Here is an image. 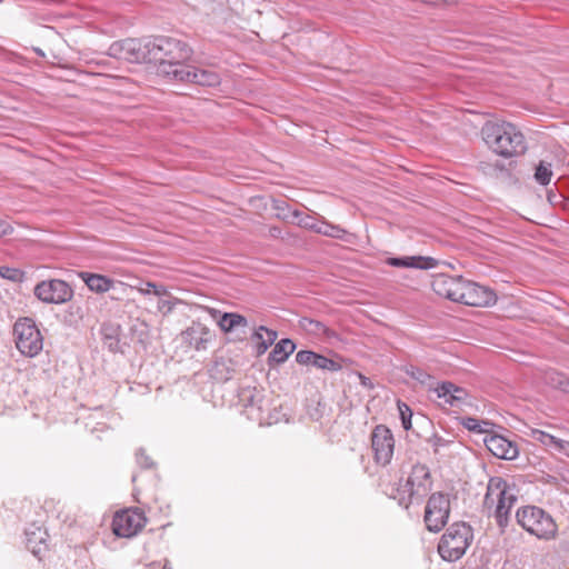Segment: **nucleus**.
<instances>
[{
	"instance_id": "nucleus-24",
	"label": "nucleus",
	"mask_w": 569,
	"mask_h": 569,
	"mask_svg": "<svg viewBox=\"0 0 569 569\" xmlns=\"http://www.w3.org/2000/svg\"><path fill=\"white\" fill-rule=\"evenodd\" d=\"M390 497L398 501L399 506L408 509L413 502H417V497L410 486L405 481H399L391 487Z\"/></svg>"
},
{
	"instance_id": "nucleus-34",
	"label": "nucleus",
	"mask_w": 569,
	"mask_h": 569,
	"mask_svg": "<svg viewBox=\"0 0 569 569\" xmlns=\"http://www.w3.org/2000/svg\"><path fill=\"white\" fill-rule=\"evenodd\" d=\"M402 371L411 379L418 381L421 385H429V382L432 380L431 375H429L426 370L415 365L403 366Z\"/></svg>"
},
{
	"instance_id": "nucleus-17",
	"label": "nucleus",
	"mask_w": 569,
	"mask_h": 569,
	"mask_svg": "<svg viewBox=\"0 0 569 569\" xmlns=\"http://www.w3.org/2000/svg\"><path fill=\"white\" fill-rule=\"evenodd\" d=\"M181 337L184 343L202 351L208 348V343L213 339V332L203 323L193 321L186 330L181 332Z\"/></svg>"
},
{
	"instance_id": "nucleus-7",
	"label": "nucleus",
	"mask_w": 569,
	"mask_h": 569,
	"mask_svg": "<svg viewBox=\"0 0 569 569\" xmlns=\"http://www.w3.org/2000/svg\"><path fill=\"white\" fill-rule=\"evenodd\" d=\"M238 400L250 420L257 421L259 425L271 423L277 420V417L271 413L263 412L267 400L262 389L251 386L241 387L238 391Z\"/></svg>"
},
{
	"instance_id": "nucleus-5",
	"label": "nucleus",
	"mask_w": 569,
	"mask_h": 569,
	"mask_svg": "<svg viewBox=\"0 0 569 569\" xmlns=\"http://www.w3.org/2000/svg\"><path fill=\"white\" fill-rule=\"evenodd\" d=\"M472 539L473 532L469 525L455 522L441 536L438 553L445 561L455 562L463 557Z\"/></svg>"
},
{
	"instance_id": "nucleus-46",
	"label": "nucleus",
	"mask_w": 569,
	"mask_h": 569,
	"mask_svg": "<svg viewBox=\"0 0 569 569\" xmlns=\"http://www.w3.org/2000/svg\"><path fill=\"white\" fill-rule=\"evenodd\" d=\"M358 377H359V380H360V385L369 390L373 389L375 388V385L373 382L371 381L370 378L366 377L365 375L362 373H358Z\"/></svg>"
},
{
	"instance_id": "nucleus-18",
	"label": "nucleus",
	"mask_w": 569,
	"mask_h": 569,
	"mask_svg": "<svg viewBox=\"0 0 569 569\" xmlns=\"http://www.w3.org/2000/svg\"><path fill=\"white\" fill-rule=\"evenodd\" d=\"M483 443L486 448L497 458L505 460H513L519 451L516 443L508 440L503 436L490 433L485 436Z\"/></svg>"
},
{
	"instance_id": "nucleus-39",
	"label": "nucleus",
	"mask_w": 569,
	"mask_h": 569,
	"mask_svg": "<svg viewBox=\"0 0 569 569\" xmlns=\"http://www.w3.org/2000/svg\"><path fill=\"white\" fill-rule=\"evenodd\" d=\"M398 409H399V415H400L401 425H402L403 429L410 430L412 427V425H411L412 411H411L410 407L408 405H406L405 402L399 401Z\"/></svg>"
},
{
	"instance_id": "nucleus-6",
	"label": "nucleus",
	"mask_w": 569,
	"mask_h": 569,
	"mask_svg": "<svg viewBox=\"0 0 569 569\" xmlns=\"http://www.w3.org/2000/svg\"><path fill=\"white\" fill-rule=\"evenodd\" d=\"M17 349L26 357L33 358L43 348V338L33 319L19 318L13 326Z\"/></svg>"
},
{
	"instance_id": "nucleus-35",
	"label": "nucleus",
	"mask_w": 569,
	"mask_h": 569,
	"mask_svg": "<svg viewBox=\"0 0 569 569\" xmlns=\"http://www.w3.org/2000/svg\"><path fill=\"white\" fill-rule=\"evenodd\" d=\"M551 177V164L540 161V163L536 167L535 180L541 186H547L550 183Z\"/></svg>"
},
{
	"instance_id": "nucleus-52",
	"label": "nucleus",
	"mask_w": 569,
	"mask_h": 569,
	"mask_svg": "<svg viewBox=\"0 0 569 569\" xmlns=\"http://www.w3.org/2000/svg\"><path fill=\"white\" fill-rule=\"evenodd\" d=\"M447 0H425L426 3H431V4H438L440 2H446Z\"/></svg>"
},
{
	"instance_id": "nucleus-27",
	"label": "nucleus",
	"mask_w": 569,
	"mask_h": 569,
	"mask_svg": "<svg viewBox=\"0 0 569 569\" xmlns=\"http://www.w3.org/2000/svg\"><path fill=\"white\" fill-rule=\"evenodd\" d=\"M120 327L111 323H106L101 327V335L103 345L111 351H120L119 339Z\"/></svg>"
},
{
	"instance_id": "nucleus-42",
	"label": "nucleus",
	"mask_w": 569,
	"mask_h": 569,
	"mask_svg": "<svg viewBox=\"0 0 569 569\" xmlns=\"http://www.w3.org/2000/svg\"><path fill=\"white\" fill-rule=\"evenodd\" d=\"M262 332L266 333L264 339L267 341V345H272L274 342V340L277 339V332L274 330L266 328L264 326H260L256 330V332L253 333V338L262 339L263 338Z\"/></svg>"
},
{
	"instance_id": "nucleus-36",
	"label": "nucleus",
	"mask_w": 569,
	"mask_h": 569,
	"mask_svg": "<svg viewBox=\"0 0 569 569\" xmlns=\"http://www.w3.org/2000/svg\"><path fill=\"white\" fill-rule=\"evenodd\" d=\"M138 291L143 295H150L153 293L154 296L162 297V296H170L168 288L163 284H157L151 281L144 282L141 287L138 288Z\"/></svg>"
},
{
	"instance_id": "nucleus-41",
	"label": "nucleus",
	"mask_w": 569,
	"mask_h": 569,
	"mask_svg": "<svg viewBox=\"0 0 569 569\" xmlns=\"http://www.w3.org/2000/svg\"><path fill=\"white\" fill-rule=\"evenodd\" d=\"M273 209L277 211V217L284 220L290 221L291 220V213L290 211H293L295 209H291V207L282 200L274 201Z\"/></svg>"
},
{
	"instance_id": "nucleus-40",
	"label": "nucleus",
	"mask_w": 569,
	"mask_h": 569,
	"mask_svg": "<svg viewBox=\"0 0 569 569\" xmlns=\"http://www.w3.org/2000/svg\"><path fill=\"white\" fill-rule=\"evenodd\" d=\"M178 303H181V300L178 299V298H170V299H160L158 301V311L162 313V316H168L170 315L173 309L176 308V306Z\"/></svg>"
},
{
	"instance_id": "nucleus-31",
	"label": "nucleus",
	"mask_w": 569,
	"mask_h": 569,
	"mask_svg": "<svg viewBox=\"0 0 569 569\" xmlns=\"http://www.w3.org/2000/svg\"><path fill=\"white\" fill-rule=\"evenodd\" d=\"M461 425L469 431L475 433H482L485 436L491 433L492 422L488 420H480L473 417L462 418Z\"/></svg>"
},
{
	"instance_id": "nucleus-11",
	"label": "nucleus",
	"mask_w": 569,
	"mask_h": 569,
	"mask_svg": "<svg viewBox=\"0 0 569 569\" xmlns=\"http://www.w3.org/2000/svg\"><path fill=\"white\" fill-rule=\"evenodd\" d=\"M371 447L377 463L381 466L390 463L395 450L391 430L383 425L376 426L371 433Z\"/></svg>"
},
{
	"instance_id": "nucleus-43",
	"label": "nucleus",
	"mask_w": 569,
	"mask_h": 569,
	"mask_svg": "<svg viewBox=\"0 0 569 569\" xmlns=\"http://www.w3.org/2000/svg\"><path fill=\"white\" fill-rule=\"evenodd\" d=\"M136 459H137V463L141 468H152L153 467V461L151 460V458L149 456L146 455V451L142 448L137 450Z\"/></svg>"
},
{
	"instance_id": "nucleus-19",
	"label": "nucleus",
	"mask_w": 569,
	"mask_h": 569,
	"mask_svg": "<svg viewBox=\"0 0 569 569\" xmlns=\"http://www.w3.org/2000/svg\"><path fill=\"white\" fill-rule=\"evenodd\" d=\"M296 361L302 366H311L317 369L336 372L341 370L342 366L333 359L311 350H300L296 355Z\"/></svg>"
},
{
	"instance_id": "nucleus-49",
	"label": "nucleus",
	"mask_w": 569,
	"mask_h": 569,
	"mask_svg": "<svg viewBox=\"0 0 569 569\" xmlns=\"http://www.w3.org/2000/svg\"><path fill=\"white\" fill-rule=\"evenodd\" d=\"M269 234L273 238L281 237V229L279 227H270Z\"/></svg>"
},
{
	"instance_id": "nucleus-8",
	"label": "nucleus",
	"mask_w": 569,
	"mask_h": 569,
	"mask_svg": "<svg viewBox=\"0 0 569 569\" xmlns=\"http://www.w3.org/2000/svg\"><path fill=\"white\" fill-rule=\"evenodd\" d=\"M450 516L449 496L443 492L432 493L426 505L423 521L430 532H439L447 525Z\"/></svg>"
},
{
	"instance_id": "nucleus-50",
	"label": "nucleus",
	"mask_w": 569,
	"mask_h": 569,
	"mask_svg": "<svg viewBox=\"0 0 569 569\" xmlns=\"http://www.w3.org/2000/svg\"><path fill=\"white\" fill-rule=\"evenodd\" d=\"M260 340H261V342H260V343H259V346H258V351H259L260 353H262V352H264V351L269 348V346H270V345H267V341H266V339H264V338H262V339H260Z\"/></svg>"
},
{
	"instance_id": "nucleus-10",
	"label": "nucleus",
	"mask_w": 569,
	"mask_h": 569,
	"mask_svg": "<svg viewBox=\"0 0 569 569\" xmlns=\"http://www.w3.org/2000/svg\"><path fill=\"white\" fill-rule=\"evenodd\" d=\"M146 521L144 515L138 509L122 510L113 517L112 531L117 537L131 538L144 527Z\"/></svg>"
},
{
	"instance_id": "nucleus-30",
	"label": "nucleus",
	"mask_w": 569,
	"mask_h": 569,
	"mask_svg": "<svg viewBox=\"0 0 569 569\" xmlns=\"http://www.w3.org/2000/svg\"><path fill=\"white\" fill-rule=\"evenodd\" d=\"M313 232L340 240H343L348 234L347 230L340 226L332 224L326 220L320 219H318L317 227Z\"/></svg>"
},
{
	"instance_id": "nucleus-21",
	"label": "nucleus",
	"mask_w": 569,
	"mask_h": 569,
	"mask_svg": "<svg viewBox=\"0 0 569 569\" xmlns=\"http://www.w3.org/2000/svg\"><path fill=\"white\" fill-rule=\"evenodd\" d=\"M386 263L388 266L396 268H415L421 270H429L437 266V260L431 257L405 256L387 258Z\"/></svg>"
},
{
	"instance_id": "nucleus-22",
	"label": "nucleus",
	"mask_w": 569,
	"mask_h": 569,
	"mask_svg": "<svg viewBox=\"0 0 569 569\" xmlns=\"http://www.w3.org/2000/svg\"><path fill=\"white\" fill-rule=\"evenodd\" d=\"M435 391L439 398L445 399L450 406H459L463 403L468 397V392L465 388L455 385L451 381H443L439 383Z\"/></svg>"
},
{
	"instance_id": "nucleus-23",
	"label": "nucleus",
	"mask_w": 569,
	"mask_h": 569,
	"mask_svg": "<svg viewBox=\"0 0 569 569\" xmlns=\"http://www.w3.org/2000/svg\"><path fill=\"white\" fill-rule=\"evenodd\" d=\"M79 277L91 291L97 293H104L109 291L114 283L112 279L98 273L81 272Z\"/></svg>"
},
{
	"instance_id": "nucleus-4",
	"label": "nucleus",
	"mask_w": 569,
	"mask_h": 569,
	"mask_svg": "<svg viewBox=\"0 0 569 569\" xmlns=\"http://www.w3.org/2000/svg\"><path fill=\"white\" fill-rule=\"evenodd\" d=\"M516 520L523 530L539 540L549 541L558 535L555 519L540 507L527 505L518 508Z\"/></svg>"
},
{
	"instance_id": "nucleus-51",
	"label": "nucleus",
	"mask_w": 569,
	"mask_h": 569,
	"mask_svg": "<svg viewBox=\"0 0 569 569\" xmlns=\"http://www.w3.org/2000/svg\"><path fill=\"white\" fill-rule=\"evenodd\" d=\"M501 569H519V568L513 562L506 561Z\"/></svg>"
},
{
	"instance_id": "nucleus-54",
	"label": "nucleus",
	"mask_w": 569,
	"mask_h": 569,
	"mask_svg": "<svg viewBox=\"0 0 569 569\" xmlns=\"http://www.w3.org/2000/svg\"><path fill=\"white\" fill-rule=\"evenodd\" d=\"M34 52L40 57H44V52L40 48H34Z\"/></svg>"
},
{
	"instance_id": "nucleus-37",
	"label": "nucleus",
	"mask_w": 569,
	"mask_h": 569,
	"mask_svg": "<svg viewBox=\"0 0 569 569\" xmlns=\"http://www.w3.org/2000/svg\"><path fill=\"white\" fill-rule=\"evenodd\" d=\"M530 436L536 441H539L543 446L550 447V448H553V449L557 448V445H558V441H559V439L556 438L555 436H552V435H550V433H548V432H546L543 430H539V429H532L531 432H530Z\"/></svg>"
},
{
	"instance_id": "nucleus-15",
	"label": "nucleus",
	"mask_w": 569,
	"mask_h": 569,
	"mask_svg": "<svg viewBox=\"0 0 569 569\" xmlns=\"http://www.w3.org/2000/svg\"><path fill=\"white\" fill-rule=\"evenodd\" d=\"M466 279L461 276L437 274L431 287L433 291L451 301L459 302Z\"/></svg>"
},
{
	"instance_id": "nucleus-33",
	"label": "nucleus",
	"mask_w": 569,
	"mask_h": 569,
	"mask_svg": "<svg viewBox=\"0 0 569 569\" xmlns=\"http://www.w3.org/2000/svg\"><path fill=\"white\" fill-rule=\"evenodd\" d=\"M479 170H481L485 174L489 176H510V169L500 160L480 161Z\"/></svg>"
},
{
	"instance_id": "nucleus-12",
	"label": "nucleus",
	"mask_w": 569,
	"mask_h": 569,
	"mask_svg": "<svg viewBox=\"0 0 569 569\" xmlns=\"http://www.w3.org/2000/svg\"><path fill=\"white\" fill-rule=\"evenodd\" d=\"M144 48V38H128L112 42L108 49V54L119 60L139 63L146 59Z\"/></svg>"
},
{
	"instance_id": "nucleus-3",
	"label": "nucleus",
	"mask_w": 569,
	"mask_h": 569,
	"mask_svg": "<svg viewBox=\"0 0 569 569\" xmlns=\"http://www.w3.org/2000/svg\"><path fill=\"white\" fill-rule=\"evenodd\" d=\"M517 502V495L502 477H491L488 481L483 506L493 509V517L501 532L510 520V511Z\"/></svg>"
},
{
	"instance_id": "nucleus-29",
	"label": "nucleus",
	"mask_w": 569,
	"mask_h": 569,
	"mask_svg": "<svg viewBox=\"0 0 569 569\" xmlns=\"http://www.w3.org/2000/svg\"><path fill=\"white\" fill-rule=\"evenodd\" d=\"M210 372L216 380L228 381L232 378L234 370L230 359L219 358L213 362Z\"/></svg>"
},
{
	"instance_id": "nucleus-25",
	"label": "nucleus",
	"mask_w": 569,
	"mask_h": 569,
	"mask_svg": "<svg viewBox=\"0 0 569 569\" xmlns=\"http://www.w3.org/2000/svg\"><path fill=\"white\" fill-rule=\"evenodd\" d=\"M296 345L291 339L284 338L278 341L269 353V362L282 363L295 351Z\"/></svg>"
},
{
	"instance_id": "nucleus-14",
	"label": "nucleus",
	"mask_w": 569,
	"mask_h": 569,
	"mask_svg": "<svg viewBox=\"0 0 569 569\" xmlns=\"http://www.w3.org/2000/svg\"><path fill=\"white\" fill-rule=\"evenodd\" d=\"M459 302L471 307H489L497 302V295L488 287L466 280Z\"/></svg>"
},
{
	"instance_id": "nucleus-13",
	"label": "nucleus",
	"mask_w": 569,
	"mask_h": 569,
	"mask_svg": "<svg viewBox=\"0 0 569 569\" xmlns=\"http://www.w3.org/2000/svg\"><path fill=\"white\" fill-rule=\"evenodd\" d=\"M176 82L193 83L202 87H217L221 82L218 72L209 69H201L186 63L183 68L176 73Z\"/></svg>"
},
{
	"instance_id": "nucleus-48",
	"label": "nucleus",
	"mask_w": 569,
	"mask_h": 569,
	"mask_svg": "<svg viewBox=\"0 0 569 569\" xmlns=\"http://www.w3.org/2000/svg\"><path fill=\"white\" fill-rule=\"evenodd\" d=\"M432 447L435 448V452H437L438 447H442L446 443V440L439 436H435L428 440Z\"/></svg>"
},
{
	"instance_id": "nucleus-45",
	"label": "nucleus",
	"mask_w": 569,
	"mask_h": 569,
	"mask_svg": "<svg viewBox=\"0 0 569 569\" xmlns=\"http://www.w3.org/2000/svg\"><path fill=\"white\" fill-rule=\"evenodd\" d=\"M553 381L558 388L569 393V380L563 375L557 373V379Z\"/></svg>"
},
{
	"instance_id": "nucleus-1",
	"label": "nucleus",
	"mask_w": 569,
	"mask_h": 569,
	"mask_svg": "<svg viewBox=\"0 0 569 569\" xmlns=\"http://www.w3.org/2000/svg\"><path fill=\"white\" fill-rule=\"evenodd\" d=\"M144 44L143 62L158 63V74L171 81L193 54L192 48L186 41L174 37H144Z\"/></svg>"
},
{
	"instance_id": "nucleus-20",
	"label": "nucleus",
	"mask_w": 569,
	"mask_h": 569,
	"mask_svg": "<svg viewBox=\"0 0 569 569\" xmlns=\"http://www.w3.org/2000/svg\"><path fill=\"white\" fill-rule=\"evenodd\" d=\"M26 547L38 558L48 550V532L47 529L36 523L30 525L26 531Z\"/></svg>"
},
{
	"instance_id": "nucleus-2",
	"label": "nucleus",
	"mask_w": 569,
	"mask_h": 569,
	"mask_svg": "<svg viewBox=\"0 0 569 569\" xmlns=\"http://www.w3.org/2000/svg\"><path fill=\"white\" fill-rule=\"evenodd\" d=\"M481 136L489 150L503 159L521 157L528 149L523 133L511 122L487 121Z\"/></svg>"
},
{
	"instance_id": "nucleus-28",
	"label": "nucleus",
	"mask_w": 569,
	"mask_h": 569,
	"mask_svg": "<svg viewBox=\"0 0 569 569\" xmlns=\"http://www.w3.org/2000/svg\"><path fill=\"white\" fill-rule=\"evenodd\" d=\"M218 326L220 327L221 331L223 332H231L233 329L238 327H247L248 320L246 317H243L240 313L237 312H224L219 321Z\"/></svg>"
},
{
	"instance_id": "nucleus-9",
	"label": "nucleus",
	"mask_w": 569,
	"mask_h": 569,
	"mask_svg": "<svg viewBox=\"0 0 569 569\" xmlns=\"http://www.w3.org/2000/svg\"><path fill=\"white\" fill-rule=\"evenodd\" d=\"M34 297L47 305H63L73 298L72 287L61 279H49L38 282L33 288Z\"/></svg>"
},
{
	"instance_id": "nucleus-44",
	"label": "nucleus",
	"mask_w": 569,
	"mask_h": 569,
	"mask_svg": "<svg viewBox=\"0 0 569 569\" xmlns=\"http://www.w3.org/2000/svg\"><path fill=\"white\" fill-rule=\"evenodd\" d=\"M67 312L70 315V317L72 318H77V319H82L83 317V310H82V307L77 305V303H71L69 307H68V310Z\"/></svg>"
},
{
	"instance_id": "nucleus-32",
	"label": "nucleus",
	"mask_w": 569,
	"mask_h": 569,
	"mask_svg": "<svg viewBox=\"0 0 569 569\" xmlns=\"http://www.w3.org/2000/svg\"><path fill=\"white\" fill-rule=\"evenodd\" d=\"M291 213V220L289 222L295 223L299 226L300 228H305L310 231H315L317 227L318 218L310 216L308 213H305L298 209H295L293 211H290Z\"/></svg>"
},
{
	"instance_id": "nucleus-38",
	"label": "nucleus",
	"mask_w": 569,
	"mask_h": 569,
	"mask_svg": "<svg viewBox=\"0 0 569 569\" xmlns=\"http://www.w3.org/2000/svg\"><path fill=\"white\" fill-rule=\"evenodd\" d=\"M0 277L12 282H22L26 278L23 270L8 266H0Z\"/></svg>"
},
{
	"instance_id": "nucleus-16",
	"label": "nucleus",
	"mask_w": 569,
	"mask_h": 569,
	"mask_svg": "<svg viewBox=\"0 0 569 569\" xmlns=\"http://www.w3.org/2000/svg\"><path fill=\"white\" fill-rule=\"evenodd\" d=\"M406 482L410 486L411 490L415 491L417 503H419L432 487L429 468L422 463L413 465Z\"/></svg>"
},
{
	"instance_id": "nucleus-26",
	"label": "nucleus",
	"mask_w": 569,
	"mask_h": 569,
	"mask_svg": "<svg viewBox=\"0 0 569 569\" xmlns=\"http://www.w3.org/2000/svg\"><path fill=\"white\" fill-rule=\"evenodd\" d=\"M301 327L310 335L317 337H325L328 339L336 338L335 330L328 328L323 322L311 318H302L300 321Z\"/></svg>"
},
{
	"instance_id": "nucleus-53",
	"label": "nucleus",
	"mask_w": 569,
	"mask_h": 569,
	"mask_svg": "<svg viewBox=\"0 0 569 569\" xmlns=\"http://www.w3.org/2000/svg\"><path fill=\"white\" fill-rule=\"evenodd\" d=\"M162 569H172L170 561L168 559L164 560Z\"/></svg>"
},
{
	"instance_id": "nucleus-47",
	"label": "nucleus",
	"mask_w": 569,
	"mask_h": 569,
	"mask_svg": "<svg viewBox=\"0 0 569 569\" xmlns=\"http://www.w3.org/2000/svg\"><path fill=\"white\" fill-rule=\"evenodd\" d=\"M556 450L569 457V441L559 439Z\"/></svg>"
}]
</instances>
